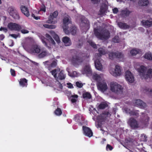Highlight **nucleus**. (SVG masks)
<instances>
[{
    "label": "nucleus",
    "mask_w": 152,
    "mask_h": 152,
    "mask_svg": "<svg viewBox=\"0 0 152 152\" xmlns=\"http://www.w3.org/2000/svg\"><path fill=\"white\" fill-rule=\"evenodd\" d=\"M97 86L99 90L103 92L105 91L107 89L106 83L104 81L98 82L97 83Z\"/></svg>",
    "instance_id": "12"
},
{
    "label": "nucleus",
    "mask_w": 152,
    "mask_h": 152,
    "mask_svg": "<svg viewBox=\"0 0 152 152\" xmlns=\"http://www.w3.org/2000/svg\"><path fill=\"white\" fill-rule=\"evenodd\" d=\"M36 20H38V19H40V17L39 16H37V17H35L34 18Z\"/></svg>",
    "instance_id": "64"
},
{
    "label": "nucleus",
    "mask_w": 152,
    "mask_h": 152,
    "mask_svg": "<svg viewBox=\"0 0 152 152\" xmlns=\"http://www.w3.org/2000/svg\"><path fill=\"white\" fill-rule=\"evenodd\" d=\"M87 42L94 48H97L96 45L91 40H89Z\"/></svg>",
    "instance_id": "44"
},
{
    "label": "nucleus",
    "mask_w": 152,
    "mask_h": 152,
    "mask_svg": "<svg viewBox=\"0 0 152 152\" xmlns=\"http://www.w3.org/2000/svg\"><path fill=\"white\" fill-rule=\"evenodd\" d=\"M40 47L38 45H34L31 48V51L34 53H39L41 51Z\"/></svg>",
    "instance_id": "26"
},
{
    "label": "nucleus",
    "mask_w": 152,
    "mask_h": 152,
    "mask_svg": "<svg viewBox=\"0 0 152 152\" xmlns=\"http://www.w3.org/2000/svg\"><path fill=\"white\" fill-rule=\"evenodd\" d=\"M75 119L76 122L78 123L79 125H81L82 124L81 121H83L84 120L82 115L80 114H77L75 115Z\"/></svg>",
    "instance_id": "17"
},
{
    "label": "nucleus",
    "mask_w": 152,
    "mask_h": 152,
    "mask_svg": "<svg viewBox=\"0 0 152 152\" xmlns=\"http://www.w3.org/2000/svg\"><path fill=\"white\" fill-rule=\"evenodd\" d=\"M110 88L112 92L117 94L122 93L124 89L122 86L116 82H114L110 83Z\"/></svg>",
    "instance_id": "3"
},
{
    "label": "nucleus",
    "mask_w": 152,
    "mask_h": 152,
    "mask_svg": "<svg viewBox=\"0 0 152 152\" xmlns=\"http://www.w3.org/2000/svg\"><path fill=\"white\" fill-rule=\"evenodd\" d=\"M141 23L144 27L146 28L150 27L152 26V19H149V20H143L141 21Z\"/></svg>",
    "instance_id": "13"
},
{
    "label": "nucleus",
    "mask_w": 152,
    "mask_h": 152,
    "mask_svg": "<svg viewBox=\"0 0 152 152\" xmlns=\"http://www.w3.org/2000/svg\"><path fill=\"white\" fill-rule=\"evenodd\" d=\"M109 58L113 60L115 58L119 59L121 61L124 60V55L122 52L117 51L116 52H109L108 53Z\"/></svg>",
    "instance_id": "4"
},
{
    "label": "nucleus",
    "mask_w": 152,
    "mask_h": 152,
    "mask_svg": "<svg viewBox=\"0 0 152 152\" xmlns=\"http://www.w3.org/2000/svg\"><path fill=\"white\" fill-rule=\"evenodd\" d=\"M54 113L57 116H60L62 114V112L59 108H57L54 112Z\"/></svg>",
    "instance_id": "37"
},
{
    "label": "nucleus",
    "mask_w": 152,
    "mask_h": 152,
    "mask_svg": "<svg viewBox=\"0 0 152 152\" xmlns=\"http://www.w3.org/2000/svg\"><path fill=\"white\" fill-rule=\"evenodd\" d=\"M139 53V50L138 49L136 50L133 49L130 51V53L132 56H136L137 54Z\"/></svg>",
    "instance_id": "40"
},
{
    "label": "nucleus",
    "mask_w": 152,
    "mask_h": 152,
    "mask_svg": "<svg viewBox=\"0 0 152 152\" xmlns=\"http://www.w3.org/2000/svg\"><path fill=\"white\" fill-rule=\"evenodd\" d=\"M67 84L68 86V87L69 88H72L73 87L71 83H68Z\"/></svg>",
    "instance_id": "58"
},
{
    "label": "nucleus",
    "mask_w": 152,
    "mask_h": 152,
    "mask_svg": "<svg viewBox=\"0 0 152 152\" xmlns=\"http://www.w3.org/2000/svg\"><path fill=\"white\" fill-rule=\"evenodd\" d=\"M125 77L126 80L129 83H133L134 81V77L133 75L129 71L126 72Z\"/></svg>",
    "instance_id": "11"
},
{
    "label": "nucleus",
    "mask_w": 152,
    "mask_h": 152,
    "mask_svg": "<svg viewBox=\"0 0 152 152\" xmlns=\"http://www.w3.org/2000/svg\"><path fill=\"white\" fill-rule=\"evenodd\" d=\"M58 61L56 59L53 60L51 62L50 61H47L43 62V64L49 70H50L54 68L57 65Z\"/></svg>",
    "instance_id": "5"
},
{
    "label": "nucleus",
    "mask_w": 152,
    "mask_h": 152,
    "mask_svg": "<svg viewBox=\"0 0 152 152\" xmlns=\"http://www.w3.org/2000/svg\"><path fill=\"white\" fill-rule=\"evenodd\" d=\"M149 118L145 113H142V115L140 119V121L142 125L147 126L148 124Z\"/></svg>",
    "instance_id": "7"
},
{
    "label": "nucleus",
    "mask_w": 152,
    "mask_h": 152,
    "mask_svg": "<svg viewBox=\"0 0 152 152\" xmlns=\"http://www.w3.org/2000/svg\"><path fill=\"white\" fill-rule=\"evenodd\" d=\"M98 52L99 56L104 55L107 53V51L105 49L101 48H99Z\"/></svg>",
    "instance_id": "32"
},
{
    "label": "nucleus",
    "mask_w": 152,
    "mask_h": 152,
    "mask_svg": "<svg viewBox=\"0 0 152 152\" xmlns=\"http://www.w3.org/2000/svg\"><path fill=\"white\" fill-rule=\"evenodd\" d=\"M128 124L132 129H135L139 127L137 121L134 118H130L128 121Z\"/></svg>",
    "instance_id": "10"
},
{
    "label": "nucleus",
    "mask_w": 152,
    "mask_h": 152,
    "mask_svg": "<svg viewBox=\"0 0 152 152\" xmlns=\"http://www.w3.org/2000/svg\"><path fill=\"white\" fill-rule=\"evenodd\" d=\"M10 71L11 73V75L12 76L15 77L16 76L15 72L14 69H10Z\"/></svg>",
    "instance_id": "50"
},
{
    "label": "nucleus",
    "mask_w": 152,
    "mask_h": 152,
    "mask_svg": "<svg viewBox=\"0 0 152 152\" xmlns=\"http://www.w3.org/2000/svg\"><path fill=\"white\" fill-rule=\"evenodd\" d=\"M19 84L20 86L22 87H26L28 86V80L25 78H21L19 80Z\"/></svg>",
    "instance_id": "21"
},
{
    "label": "nucleus",
    "mask_w": 152,
    "mask_h": 152,
    "mask_svg": "<svg viewBox=\"0 0 152 152\" xmlns=\"http://www.w3.org/2000/svg\"><path fill=\"white\" fill-rule=\"evenodd\" d=\"M0 31H3L4 32L6 33L8 30L7 28L5 27H1L0 28Z\"/></svg>",
    "instance_id": "53"
},
{
    "label": "nucleus",
    "mask_w": 152,
    "mask_h": 152,
    "mask_svg": "<svg viewBox=\"0 0 152 152\" xmlns=\"http://www.w3.org/2000/svg\"><path fill=\"white\" fill-rule=\"evenodd\" d=\"M65 77L66 75L64 74V71L62 70L58 74L56 79L58 82H59V80H64Z\"/></svg>",
    "instance_id": "19"
},
{
    "label": "nucleus",
    "mask_w": 152,
    "mask_h": 152,
    "mask_svg": "<svg viewBox=\"0 0 152 152\" xmlns=\"http://www.w3.org/2000/svg\"><path fill=\"white\" fill-rule=\"evenodd\" d=\"M20 10L22 13L26 16L28 17L29 16L30 14L28 8L24 6L21 5Z\"/></svg>",
    "instance_id": "22"
},
{
    "label": "nucleus",
    "mask_w": 152,
    "mask_h": 152,
    "mask_svg": "<svg viewBox=\"0 0 152 152\" xmlns=\"http://www.w3.org/2000/svg\"><path fill=\"white\" fill-rule=\"evenodd\" d=\"M82 96L85 99H90L91 98L92 96L90 93L88 92H86L83 93Z\"/></svg>",
    "instance_id": "29"
},
{
    "label": "nucleus",
    "mask_w": 152,
    "mask_h": 152,
    "mask_svg": "<svg viewBox=\"0 0 152 152\" xmlns=\"http://www.w3.org/2000/svg\"><path fill=\"white\" fill-rule=\"evenodd\" d=\"M51 72V73L52 75H53L54 77L56 78V76H57V70L56 69H54L52 70Z\"/></svg>",
    "instance_id": "46"
},
{
    "label": "nucleus",
    "mask_w": 152,
    "mask_h": 152,
    "mask_svg": "<svg viewBox=\"0 0 152 152\" xmlns=\"http://www.w3.org/2000/svg\"><path fill=\"white\" fill-rule=\"evenodd\" d=\"M58 12L57 11H55L53 13L51 14L50 15V18L48 21L47 23H52L53 21L54 18H56L58 15Z\"/></svg>",
    "instance_id": "20"
},
{
    "label": "nucleus",
    "mask_w": 152,
    "mask_h": 152,
    "mask_svg": "<svg viewBox=\"0 0 152 152\" xmlns=\"http://www.w3.org/2000/svg\"><path fill=\"white\" fill-rule=\"evenodd\" d=\"M42 11L44 12L46 11V7L44 4H42L41 6L39 11Z\"/></svg>",
    "instance_id": "48"
},
{
    "label": "nucleus",
    "mask_w": 152,
    "mask_h": 152,
    "mask_svg": "<svg viewBox=\"0 0 152 152\" xmlns=\"http://www.w3.org/2000/svg\"><path fill=\"white\" fill-rule=\"evenodd\" d=\"M45 36L46 37L48 38V40L52 38L48 34H46Z\"/></svg>",
    "instance_id": "59"
},
{
    "label": "nucleus",
    "mask_w": 152,
    "mask_h": 152,
    "mask_svg": "<svg viewBox=\"0 0 152 152\" xmlns=\"http://www.w3.org/2000/svg\"><path fill=\"white\" fill-rule=\"evenodd\" d=\"M147 68L143 66H141L138 69L139 74L142 79H148L152 77V69H149L147 71Z\"/></svg>",
    "instance_id": "1"
},
{
    "label": "nucleus",
    "mask_w": 152,
    "mask_h": 152,
    "mask_svg": "<svg viewBox=\"0 0 152 152\" xmlns=\"http://www.w3.org/2000/svg\"><path fill=\"white\" fill-rule=\"evenodd\" d=\"M130 13L131 12L129 10H123L121 11L122 14L126 16H128Z\"/></svg>",
    "instance_id": "43"
},
{
    "label": "nucleus",
    "mask_w": 152,
    "mask_h": 152,
    "mask_svg": "<svg viewBox=\"0 0 152 152\" xmlns=\"http://www.w3.org/2000/svg\"><path fill=\"white\" fill-rule=\"evenodd\" d=\"M21 32L22 33L25 34L28 33L29 31L26 29H23L21 30Z\"/></svg>",
    "instance_id": "54"
},
{
    "label": "nucleus",
    "mask_w": 152,
    "mask_h": 152,
    "mask_svg": "<svg viewBox=\"0 0 152 152\" xmlns=\"http://www.w3.org/2000/svg\"><path fill=\"white\" fill-rule=\"evenodd\" d=\"M5 38L4 35L3 34L0 35V40H2Z\"/></svg>",
    "instance_id": "60"
},
{
    "label": "nucleus",
    "mask_w": 152,
    "mask_h": 152,
    "mask_svg": "<svg viewBox=\"0 0 152 152\" xmlns=\"http://www.w3.org/2000/svg\"><path fill=\"white\" fill-rule=\"evenodd\" d=\"M78 97V96L77 95H72L70 96V98H72L71 99V102L73 103L75 102L77 100Z\"/></svg>",
    "instance_id": "39"
},
{
    "label": "nucleus",
    "mask_w": 152,
    "mask_h": 152,
    "mask_svg": "<svg viewBox=\"0 0 152 152\" xmlns=\"http://www.w3.org/2000/svg\"><path fill=\"white\" fill-rule=\"evenodd\" d=\"M58 82L59 83V87L60 88V89H62V87H63L62 85V84H61L59 82Z\"/></svg>",
    "instance_id": "63"
},
{
    "label": "nucleus",
    "mask_w": 152,
    "mask_h": 152,
    "mask_svg": "<svg viewBox=\"0 0 152 152\" xmlns=\"http://www.w3.org/2000/svg\"><path fill=\"white\" fill-rule=\"evenodd\" d=\"M43 26L45 28L49 29H54L56 27V26L55 25H49L47 24L43 25Z\"/></svg>",
    "instance_id": "41"
},
{
    "label": "nucleus",
    "mask_w": 152,
    "mask_h": 152,
    "mask_svg": "<svg viewBox=\"0 0 152 152\" xmlns=\"http://www.w3.org/2000/svg\"><path fill=\"white\" fill-rule=\"evenodd\" d=\"M10 36L15 38V39H16L18 37V35L14 34H10Z\"/></svg>",
    "instance_id": "56"
},
{
    "label": "nucleus",
    "mask_w": 152,
    "mask_h": 152,
    "mask_svg": "<svg viewBox=\"0 0 152 152\" xmlns=\"http://www.w3.org/2000/svg\"><path fill=\"white\" fill-rule=\"evenodd\" d=\"M91 71L90 66L89 65H86L83 69V72L85 74H90L91 73Z\"/></svg>",
    "instance_id": "27"
},
{
    "label": "nucleus",
    "mask_w": 152,
    "mask_h": 152,
    "mask_svg": "<svg viewBox=\"0 0 152 152\" xmlns=\"http://www.w3.org/2000/svg\"><path fill=\"white\" fill-rule=\"evenodd\" d=\"M48 52L46 50H42L41 53L39 54L38 57L39 58H43L48 55Z\"/></svg>",
    "instance_id": "35"
},
{
    "label": "nucleus",
    "mask_w": 152,
    "mask_h": 152,
    "mask_svg": "<svg viewBox=\"0 0 152 152\" xmlns=\"http://www.w3.org/2000/svg\"><path fill=\"white\" fill-rule=\"evenodd\" d=\"M94 32L96 37L100 40H106L110 37V33L107 29H103L99 32L98 29L94 28Z\"/></svg>",
    "instance_id": "2"
},
{
    "label": "nucleus",
    "mask_w": 152,
    "mask_h": 152,
    "mask_svg": "<svg viewBox=\"0 0 152 152\" xmlns=\"http://www.w3.org/2000/svg\"><path fill=\"white\" fill-rule=\"evenodd\" d=\"M69 34L70 33L72 34L73 35H75L76 33L77 28L75 26H72L69 29Z\"/></svg>",
    "instance_id": "33"
},
{
    "label": "nucleus",
    "mask_w": 152,
    "mask_h": 152,
    "mask_svg": "<svg viewBox=\"0 0 152 152\" xmlns=\"http://www.w3.org/2000/svg\"><path fill=\"white\" fill-rule=\"evenodd\" d=\"M80 20L81 23H82L83 25L84 24V26L85 27L89 28L90 25L89 21L84 16H82L80 18Z\"/></svg>",
    "instance_id": "18"
},
{
    "label": "nucleus",
    "mask_w": 152,
    "mask_h": 152,
    "mask_svg": "<svg viewBox=\"0 0 152 152\" xmlns=\"http://www.w3.org/2000/svg\"><path fill=\"white\" fill-rule=\"evenodd\" d=\"M7 26L11 30L19 31L22 28L20 25L15 23H8Z\"/></svg>",
    "instance_id": "9"
},
{
    "label": "nucleus",
    "mask_w": 152,
    "mask_h": 152,
    "mask_svg": "<svg viewBox=\"0 0 152 152\" xmlns=\"http://www.w3.org/2000/svg\"><path fill=\"white\" fill-rule=\"evenodd\" d=\"M93 78L95 80L97 81L100 80L101 79L100 76L97 74L93 75Z\"/></svg>",
    "instance_id": "42"
},
{
    "label": "nucleus",
    "mask_w": 152,
    "mask_h": 152,
    "mask_svg": "<svg viewBox=\"0 0 152 152\" xmlns=\"http://www.w3.org/2000/svg\"><path fill=\"white\" fill-rule=\"evenodd\" d=\"M149 4L148 0H139L138 2L139 4L141 6H147Z\"/></svg>",
    "instance_id": "31"
},
{
    "label": "nucleus",
    "mask_w": 152,
    "mask_h": 152,
    "mask_svg": "<svg viewBox=\"0 0 152 152\" xmlns=\"http://www.w3.org/2000/svg\"><path fill=\"white\" fill-rule=\"evenodd\" d=\"M125 110L126 113L129 114L130 115L135 116L136 117H138L139 113L138 110L131 111L128 108H125Z\"/></svg>",
    "instance_id": "16"
},
{
    "label": "nucleus",
    "mask_w": 152,
    "mask_h": 152,
    "mask_svg": "<svg viewBox=\"0 0 152 152\" xmlns=\"http://www.w3.org/2000/svg\"><path fill=\"white\" fill-rule=\"evenodd\" d=\"M107 6L106 4H102L100 7V12L101 14H103L105 13L107 10Z\"/></svg>",
    "instance_id": "30"
},
{
    "label": "nucleus",
    "mask_w": 152,
    "mask_h": 152,
    "mask_svg": "<svg viewBox=\"0 0 152 152\" xmlns=\"http://www.w3.org/2000/svg\"><path fill=\"white\" fill-rule=\"evenodd\" d=\"M98 127L99 128H99H100V130H102V131H103V130L102 129V126H101V125L99 124H98Z\"/></svg>",
    "instance_id": "62"
},
{
    "label": "nucleus",
    "mask_w": 152,
    "mask_h": 152,
    "mask_svg": "<svg viewBox=\"0 0 152 152\" xmlns=\"http://www.w3.org/2000/svg\"><path fill=\"white\" fill-rule=\"evenodd\" d=\"M76 61L78 63L82 62L83 60V58H80L78 57H77L76 58Z\"/></svg>",
    "instance_id": "47"
},
{
    "label": "nucleus",
    "mask_w": 152,
    "mask_h": 152,
    "mask_svg": "<svg viewBox=\"0 0 152 152\" xmlns=\"http://www.w3.org/2000/svg\"><path fill=\"white\" fill-rule=\"evenodd\" d=\"M121 74V71L120 66L117 65L115 66V69L113 73V75L116 76L120 75Z\"/></svg>",
    "instance_id": "24"
},
{
    "label": "nucleus",
    "mask_w": 152,
    "mask_h": 152,
    "mask_svg": "<svg viewBox=\"0 0 152 152\" xmlns=\"http://www.w3.org/2000/svg\"><path fill=\"white\" fill-rule=\"evenodd\" d=\"M94 63L95 67L97 69L101 70L102 69V65L100 62V58L96 59Z\"/></svg>",
    "instance_id": "25"
},
{
    "label": "nucleus",
    "mask_w": 152,
    "mask_h": 152,
    "mask_svg": "<svg viewBox=\"0 0 152 152\" xmlns=\"http://www.w3.org/2000/svg\"><path fill=\"white\" fill-rule=\"evenodd\" d=\"M135 105L141 109H144L147 105L146 103L140 99H137L135 102Z\"/></svg>",
    "instance_id": "15"
},
{
    "label": "nucleus",
    "mask_w": 152,
    "mask_h": 152,
    "mask_svg": "<svg viewBox=\"0 0 152 152\" xmlns=\"http://www.w3.org/2000/svg\"><path fill=\"white\" fill-rule=\"evenodd\" d=\"M41 40L42 43L45 45V46L48 48H50V46L48 45L47 43L46 42V41L47 40V39H46L44 37H41Z\"/></svg>",
    "instance_id": "36"
},
{
    "label": "nucleus",
    "mask_w": 152,
    "mask_h": 152,
    "mask_svg": "<svg viewBox=\"0 0 152 152\" xmlns=\"http://www.w3.org/2000/svg\"><path fill=\"white\" fill-rule=\"evenodd\" d=\"M83 129L84 134L89 137H91L93 135V132L91 129L88 127L83 126Z\"/></svg>",
    "instance_id": "14"
},
{
    "label": "nucleus",
    "mask_w": 152,
    "mask_h": 152,
    "mask_svg": "<svg viewBox=\"0 0 152 152\" xmlns=\"http://www.w3.org/2000/svg\"><path fill=\"white\" fill-rule=\"evenodd\" d=\"M92 2L94 4H97L98 3V0H91Z\"/></svg>",
    "instance_id": "61"
},
{
    "label": "nucleus",
    "mask_w": 152,
    "mask_h": 152,
    "mask_svg": "<svg viewBox=\"0 0 152 152\" xmlns=\"http://www.w3.org/2000/svg\"><path fill=\"white\" fill-rule=\"evenodd\" d=\"M62 41L66 46H69L72 44V42L70 38L67 37H63Z\"/></svg>",
    "instance_id": "23"
},
{
    "label": "nucleus",
    "mask_w": 152,
    "mask_h": 152,
    "mask_svg": "<svg viewBox=\"0 0 152 152\" xmlns=\"http://www.w3.org/2000/svg\"><path fill=\"white\" fill-rule=\"evenodd\" d=\"M113 12L115 14L117 13L118 11V9L117 8H115L113 9Z\"/></svg>",
    "instance_id": "55"
},
{
    "label": "nucleus",
    "mask_w": 152,
    "mask_h": 152,
    "mask_svg": "<svg viewBox=\"0 0 152 152\" xmlns=\"http://www.w3.org/2000/svg\"><path fill=\"white\" fill-rule=\"evenodd\" d=\"M8 10L10 16L15 19L19 20L20 19L19 15L17 11L13 7H10Z\"/></svg>",
    "instance_id": "6"
},
{
    "label": "nucleus",
    "mask_w": 152,
    "mask_h": 152,
    "mask_svg": "<svg viewBox=\"0 0 152 152\" xmlns=\"http://www.w3.org/2000/svg\"><path fill=\"white\" fill-rule=\"evenodd\" d=\"M106 149L107 150L109 149L110 151H111L113 149V148L111 145L109 144H107L106 147Z\"/></svg>",
    "instance_id": "51"
},
{
    "label": "nucleus",
    "mask_w": 152,
    "mask_h": 152,
    "mask_svg": "<svg viewBox=\"0 0 152 152\" xmlns=\"http://www.w3.org/2000/svg\"><path fill=\"white\" fill-rule=\"evenodd\" d=\"M54 38L58 43H59L60 42V40L58 36L56 35L54 37Z\"/></svg>",
    "instance_id": "52"
},
{
    "label": "nucleus",
    "mask_w": 152,
    "mask_h": 152,
    "mask_svg": "<svg viewBox=\"0 0 152 152\" xmlns=\"http://www.w3.org/2000/svg\"><path fill=\"white\" fill-rule=\"evenodd\" d=\"M144 58L149 61L152 60V54L150 52L145 53L144 56Z\"/></svg>",
    "instance_id": "34"
},
{
    "label": "nucleus",
    "mask_w": 152,
    "mask_h": 152,
    "mask_svg": "<svg viewBox=\"0 0 152 152\" xmlns=\"http://www.w3.org/2000/svg\"><path fill=\"white\" fill-rule=\"evenodd\" d=\"M76 85L77 87L79 88H82L83 86L82 83H80L78 81L76 82Z\"/></svg>",
    "instance_id": "49"
},
{
    "label": "nucleus",
    "mask_w": 152,
    "mask_h": 152,
    "mask_svg": "<svg viewBox=\"0 0 152 152\" xmlns=\"http://www.w3.org/2000/svg\"><path fill=\"white\" fill-rule=\"evenodd\" d=\"M71 21L69 20V18L68 17H65L63 19V28L64 33L66 34H68L69 33L68 25L69 23H71Z\"/></svg>",
    "instance_id": "8"
},
{
    "label": "nucleus",
    "mask_w": 152,
    "mask_h": 152,
    "mask_svg": "<svg viewBox=\"0 0 152 152\" xmlns=\"http://www.w3.org/2000/svg\"><path fill=\"white\" fill-rule=\"evenodd\" d=\"M113 41L115 43H118L120 41L119 37L118 36H115L112 39Z\"/></svg>",
    "instance_id": "45"
},
{
    "label": "nucleus",
    "mask_w": 152,
    "mask_h": 152,
    "mask_svg": "<svg viewBox=\"0 0 152 152\" xmlns=\"http://www.w3.org/2000/svg\"><path fill=\"white\" fill-rule=\"evenodd\" d=\"M49 42L53 45H55V42L52 38L51 39L49 40Z\"/></svg>",
    "instance_id": "57"
},
{
    "label": "nucleus",
    "mask_w": 152,
    "mask_h": 152,
    "mask_svg": "<svg viewBox=\"0 0 152 152\" xmlns=\"http://www.w3.org/2000/svg\"><path fill=\"white\" fill-rule=\"evenodd\" d=\"M108 104L105 103H102L98 106V108L100 109H104L108 106Z\"/></svg>",
    "instance_id": "38"
},
{
    "label": "nucleus",
    "mask_w": 152,
    "mask_h": 152,
    "mask_svg": "<svg viewBox=\"0 0 152 152\" xmlns=\"http://www.w3.org/2000/svg\"><path fill=\"white\" fill-rule=\"evenodd\" d=\"M118 25L121 28L123 29H126L129 28V26L126 23L120 22L118 23Z\"/></svg>",
    "instance_id": "28"
}]
</instances>
